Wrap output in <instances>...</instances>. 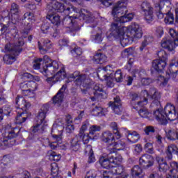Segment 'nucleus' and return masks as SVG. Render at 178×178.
<instances>
[{
  "instance_id": "nucleus-13",
  "label": "nucleus",
  "mask_w": 178,
  "mask_h": 178,
  "mask_svg": "<svg viewBox=\"0 0 178 178\" xmlns=\"http://www.w3.org/2000/svg\"><path fill=\"white\" fill-rule=\"evenodd\" d=\"M70 77H72V79H75L74 83L76 86H82V87L86 88L90 87V83H91V81L88 75L80 74V72H74L70 75Z\"/></svg>"
},
{
  "instance_id": "nucleus-20",
  "label": "nucleus",
  "mask_w": 178,
  "mask_h": 178,
  "mask_svg": "<svg viewBox=\"0 0 178 178\" xmlns=\"http://www.w3.org/2000/svg\"><path fill=\"white\" fill-rule=\"evenodd\" d=\"M122 130H124L127 132L125 134L127 140L129 141V143H131L132 144H136V143H137V141L140 140V134H138L137 131H129L127 128H122Z\"/></svg>"
},
{
  "instance_id": "nucleus-16",
  "label": "nucleus",
  "mask_w": 178,
  "mask_h": 178,
  "mask_svg": "<svg viewBox=\"0 0 178 178\" xmlns=\"http://www.w3.org/2000/svg\"><path fill=\"white\" fill-rule=\"evenodd\" d=\"M70 149L72 152H79L81 149V137L76 135L69 142Z\"/></svg>"
},
{
  "instance_id": "nucleus-25",
  "label": "nucleus",
  "mask_w": 178,
  "mask_h": 178,
  "mask_svg": "<svg viewBox=\"0 0 178 178\" xmlns=\"http://www.w3.org/2000/svg\"><path fill=\"white\" fill-rule=\"evenodd\" d=\"M108 158L110 159V162L113 165H120L123 161V157L120 154L115 152H108Z\"/></svg>"
},
{
  "instance_id": "nucleus-12",
  "label": "nucleus",
  "mask_w": 178,
  "mask_h": 178,
  "mask_svg": "<svg viewBox=\"0 0 178 178\" xmlns=\"http://www.w3.org/2000/svg\"><path fill=\"white\" fill-rule=\"evenodd\" d=\"M58 131V134H52L53 138L56 140V141L50 142L49 138L46 139V143H48L49 147L51 149H55L58 147V143H60V140H62V134L63 133V127L58 126L56 124H54L51 129V133H56ZM57 141V142H56Z\"/></svg>"
},
{
  "instance_id": "nucleus-4",
  "label": "nucleus",
  "mask_w": 178,
  "mask_h": 178,
  "mask_svg": "<svg viewBox=\"0 0 178 178\" xmlns=\"http://www.w3.org/2000/svg\"><path fill=\"white\" fill-rule=\"evenodd\" d=\"M47 15L46 18L51 21L54 26H59L60 24V17L56 14V12L60 13H65L67 15L70 13H79V8L73 6H70L67 8L65 7L63 3L55 0H50L47 5Z\"/></svg>"
},
{
  "instance_id": "nucleus-63",
  "label": "nucleus",
  "mask_w": 178,
  "mask_h": 178,
  "mask_svg": "<svg viewBox=\"0 0 178 178\" xmlns=\"http://www.w3.org/2000/svg\"><path fill=\"white\" fill-rule=\"evenodd\" d=\"M87 124H83L80 129L79 133L76 136H84V133L86 132V130H87Z\"/></svg>"
},
{
  "instance_id": "nucleus-26",
  "label": "nucleus",
  "mask_w": 178,
  "mask_h": 178,
  "mask_svg": "<svg viewBox=\"0 0 178 178\" xmlns=\"http://www.w3.org/2000/svg\"><path fill=\"white\" fill-rule=\"evenodd\" d=\"M156 161L159 164V170L161 173H166L169 170V165H168L166 160L163 157L156 156Z\"/></svg>"
},
{
  "instance_id": "nucleus-47",
  "label": "nucleus",
  "mask_w": 178,
  "mask_h": 178,
  "mask_svg": "<svg viewBox=\"0 0 178 178\" xmlns=\"http://www.w3.org/2000/svg\"><path fill=\"white\" fill-rule=\"evenodd\" d=\"M97 131H101V127L98 125H92L89 129V134L94 136Z\"/></svg>"
},
{
  "instance_id": "nucleus-31",
  "label": "nucleus",
  "mask_w": 178,
  "mask_h": 178,
  "mask_svg": "<svg viewBox=\"0 0 178 178\" xmlns=\"http://www.w3.org/2000/svg\"><path fill=\"white\" fill-rule=\"evenodd\" d=\"M168 159L170 160L173 158V154L178 155V148L176 145H170L165 152Z\"/></svg>"
},
{
  "instance_id": "nucleus-36",
  "label": "nucleus",
  "mask_w": 178,
  "mask_h": 178,
  "mask_svg": "<svg viewBox=\"0 0 178 178\" xmlns=\"http://www.w3.org/2000/svg\"><path fill=\"white\" fill-rule=\"evenodd\" d=\"M29 86H35V82L34 81H29V82H25L22 83L20 85V88L24 92V95L25 97H29Z\"/></svg>"
},
{
  "instance_id": "nucleus-56",
  "label": "nucleus",
  "mask_w": 178,
  "mask_h": 178,
  "mask_svg": "<svg viewBox=\"0 0 178 178\" xmlns=\"http://www.w3.org/2000/svg\"><path fill=\"white\" fill-rule=\"evenodd\" d=\"M88 163H94L97 159H95V154H94V152L90 153L88 154Z\"/></svg>"
},
{
  "instance_id": "nucleus-19",
  "label": "nucleus",
  "mask_w": 178,
  "mask_h": 178,
  "mask_svg": "<svg viewBox=\"0 0 178 178\" xmlns=\"http://www.w3.org/2000/svg\"><path fill=\"white\" fill-rule=\"evenodd\" d=\"M66 84L63 85L62 88L59 90L56 95H55L53 98V102L56 106H60V104L63 102V97L65 96L63 93L66 91L67 88Z\"/></svg>"
},
{
  "instance_id": "nucleus-57",
  "label": "nucleus",
  "mask_w": 178,
  "mask_h": 178,
  "mask_svg": "<svg viewBox=\"0 0 178 178\" xmlns=\"http://www.w3.org/2000/svg\"><path fill=\"white\" fill-rule=\"evenodd\" d=\"M172 0H152L153 3H159L161 6H165V3L170 2Z\"/></svg>"
},
{
  "instance_id": "nucleus-33",
  "label": "nucleus",
  "mask_w": 178,
  "mask_h": 178,
  "mask_svg": "<svg viewBox=\"0 0 178 178\" xmlns=\"http://www.w3.org/2000/svg\"><path fill=\"white\" fill-rule=\"evenodd\" d=\"M108 112V110L101 106H96L91 111L92 116H105V113Z\"/></svg>"
},
{
  "instance_id": "nucleus-61",
  "label": "nucleus",
  "mask_w": 178,
  "mask_h": 178,
  "mask_svg": "<svg viewBox=\"0 0 178 178\" xmlns=\"http://www.w3.org/2000/svg\"><path fill=\"white\" fill-rule=\"evenodd\" d=\"M93 89L95 90V92H102L104 90L102 84L97 83L95 85Z\"/></svg>"
},
{
  "instance_id": "nucleus-60",
  "label": "nucleus",
  "mask_w": 178,
  "mask_h": 178,
  "mask_svg": "<svg viewBox=\"0 0 178 178\" xmlns=\"http://www.w3.org/2000/svg\"><path fill=\"white\" fill-rule=\"evenodd\" d=\"M145 133L149 136V134H151V133H155V129H154V127H146L145 129Z\"/></svg>"
},
{
  "instance_id": "nucleus-3",
  "label": "nucleus",
  "mask_w": 178,
  "mask_h": 178,
  "mask_svg": "<svg viewBox=\"0 0 178 178\" xmlns=\"http://www.w3.org/2000/svg\"><path fill=\"white\" fill-rule=\"evenodd\" d=\"M43 60L44 65L40 69V72L47 77V83L55 84L57 81H60L66 79V72L65 67L62 66L60 70L55 74L56 70L59 69V63L56 60H51L48 56H44Z\"/></svg>"
},
{
  "instance_id": "nucleus-38",
  "label": "nucleus",
  "mask_w": 178,
  "mask_h": 178,
  "mask_svg": "<svg viewBox=\"0 0 178 178\" xmlns=\"http://www.w3.org/2000/svg\"><path fill=\"white\" fill-rule=\"evenodd\" d=\"M167 138L171 141H176V140H178V129L168 131Z\"/></svg>"
},
{
  "instance_id": "nucleus-30",
  "label": "nucleus",
  "mask_w": 178,
  "mask_h": 178,
  "mask_svg": "<svg viewBox=\"0 0 178 178\" xmlns=\"http://www.w3.org/2000/svg\"><path fill=\"white\" fill-rule=\"evenodd\" d=\"M38 49L42 54H47V51L51 48V40L49 39L43 40V46L41 45V42H38Z\"/></svg>"
},
{
  "instance_id": "nucleus-21",
  "label": "nucleus",
  "mask_w": 178,
  "mask_h": 178,
  "mask_svg": "<svg viewBox=\"0 0 178 178\" xmlns=\"http://www.w3.org/2000/svg\"><path fill=\"white\" fill-rule=\"evenodd\" d=\"M130 99L132 102H136L135 105H138V106H145L148 104V99L147 97H144L143 99L140 100V97L136 92H132L130 93Z\"/></svg>"
},
{
  "instance_id": "nucleus-10",
  "label": "nucleus",
  "mask_w": 178,
  "mask_h": 178,
  "mask_svg": "<svg viewBox=\"0 0 178 178\" xmlns=\"http://www.w3.org/2000/svg\"><path fill=\"white\" fill-rule=\"evenodd\" d=\"M140 8L147 23H152L154 22V8L151 6V3L144 1L140 5Z\"/></svg>"
},
{
  "instance_id": "nucleus-41",
  "label": "nucleus",
  "mask_w": 178,
  "mask_h": 178,
  "mask_svg": "<svg viewBox=\"0 0 178 178\" xmlns=\"http://www.w3.org/2000/svg\"><path fill=\"white\" fill-rule=\"evenodd\" d=\"M91 38L97 44L102 42V31L99 30L96 34L92 35Z\"/></svg>"
},
{
  "instance_id": "nucleus-11",
  "label": "nucleus",
  "mask_w": 178,
  "mask_h": 178,
  "mask_svg": "<svg viewBox=\"0 0 178 178\" xmlns=\"http://www.w3.org/2000/svg\"><path fill=\"white\" fill-rule=\"evenodd\" d=\"M6 133L7 136L1 139L0 148L1 145L9 147V140L17 137V134L20 133V129L17 127H12V126L8 124L6 128Z\"/></svg>"
},
{
  "instance_id": "nucleus-22",
  "label": "nucleus",
  "mask_w": 178,
  "mask_h": 178,
  "mask_svg": "<svg viewBox=\"0 0 178 178\" xmlns=\"http://www.w3.org/2000/svg\"><path fill=\"white\" fill-rule=\"evenodd\" d=\"M17 109H20L21 111H26L27 108H30V103H27L23 97L17 96L15 99Z\"/></svg>"
},
{
  "instance_id": "nucleus-64",
  "label": "nucleus",
  "mask_w": 178,
  "mask_h": 178,
  "mask_svg": "<svg viewBox=\"0 0 178 178\" xmlns=\"http://www.w3.org/2000/svg\"><path fill=\"white\" fill-rule=\"evenodd\" d=\"M20 178H31V175L29 171H24L22 172Z\"/></svg>"
},
{
  "instance_id": "nucleus-39",
  "label": "nucleus",
  "mask_w": 178,
  "mask_h": 178,
  "mask_svg": "<svg viewBox=\"0 0 178 178\" xmlns=\"http://www.w3.org/2000/svg\"><path fill=\"white\" fill-rule=\"evenodd\" d=\"M143 173V170L139 165H134L131 169V175L133 177H140V175Z\"/></svg>"
},
{
  "instance_id": "nucleus-6",
  "label": "nucleus",
  "mask_w": 178,
  "mask_h": 178,
  "mask_svg": "<svg viewBox=\"0 0 178 178\" xmlns=\"http://www.w3.org/2000/svg\"><path fill=\"white\" fill-rule=\"evenodd\" d=\"M127 3L126 0H120L117 2L116 6L113 8L112 15L114 20L120 26L122 23H127L133 20L134 15L133 13H127Z\"/></svg>"
},
{
  "instance_id": "nucleus-29",
  "label": "nucleus",
  "mask_w": 178,
  "mask_h": 178,
  "mask_svg": "<svg viewBox=\"0 0 178 178\" xmlns=\"http://www.w3.org/2000/svg\"><path fill=\"white\" fill-rule=\"evenodd\" d=\"M178 67L176 66L175 63H170V67L168 70L166 72V77H172V79H176L177 77Z\"/></svg>"
},
{
  "instance_id": "nucleus-62",
  "label": "nucleus",
  "mask_w": 178,
  "mask_h": 178,
  "mask_svg": "<svg viewBox=\"0 0 178 178\" xmlns=\"http://www.w3.org/2000/svg\"><path fill=\"white\" fill-rule=\"evenodd\" d=\"M141 83L143 86H149V83H152V80L149 78H142Z\"/></svg>"
},
{
  "instance_id": "nucleus-1",
  "label": "nucleus",
  "mask_w": 178,
  "mask_h": 178,
  "mask_svg": "<svg viewBox=\"0 0 178 178\" xmlns=\"http://www.w3.org/2000/svg\"><path fill=\"white\" fill-rule=\"evenodd\" d=\"M142 95L152 99L151 108L156 109L154 111V116L160 124L165 126L168 124V120H175L178 118V105L177 109L172 104H167L164 108V112L161 109V92L158 91L155 87L149 88V90H145L142 91Z\"/></svg>"
},
{
  "instance_id": "nucleus-23",
  "label": "nucleus",
  "mask_w": 178,
  "mask_h": 178,
  "mask_svg": "<svg viewBox=\"0 0 178 178\" xmlns=\"http://www.w3.org/2000/svg\"><path fill=\"white\" fill-rule=\"evenodd\" d=\"M126 148V143L124 142H117L111 143L107 147L108 152H116V151H122Z\"/></svg>"
},
{
  "instance_id": "nucleus-5",
  "label": "nucleus",
  "mask_w": 178,
  "mask_h": 178,
  "mask_svg": "<svg viewBox=\"0 0 178 178\" xmlns=\"http://www.w3.org/2000/svg\"><path fill=\"white\" fill-rule=\"evenodd\" d=\"M79 12L74 13L77 15L75 17L67 15L63 18V24L66 29H70V31H79L80 25L79 20H86L87 23H92L94 22V15L86 9L79 10Z\"/></svg>"
},
{
  "instance_id": "nucleus-17",
  "label": "nucleus",
  "mask_w": 178,
  "mask_h": 178,
  "mask_svg": "<svg viewBox=\"0 0 178 178\" xmlns=\"http://www.w3.org/2000/svg\"><path fill=\"white\" fill-rule=\"evenodd\" d=\"M161 46L163 49H166L167 51L172 52L176 46V44H175V39H171L170 37H165L162 39Z\"/></svg>"
},
{
  "instance_id": "nucleus-46",
  "label": "nucleus",
  "mask_w": 178,
  "mask_h": 178,
  "mask_svg": "<svg viewBox=\"0 0 178 178\" xmlns=\"http://www.w3.org/2000/svg\"><path fill=\"white\" fill-rule=\"evenodd\" d=\"M61 156L60 154H58L55 152H52L49 155L50 161H54L55 162H58L60 161Z\"/></svg>"
},
{
  "instance_id": "nucleus-59",
  "label": "nucleus",
  "mask_w": 178,
  "mask_h": 178,
  "mask_svg": "<svg viewBox=\"0 0 178 178\" xmlns=\"http://www.w3.org/2000/svg\"><path fill=\"white\" fill-rule=\"evenodd\" d=\"M65 131H66V133H68V134H72V133H73V131H74V125L68 124L65 127Z\"/></svg>"
},
{
  "instance_id": "nucleus-52",
  "label": "nucleus",
  "mask_w": 178,
  "mask_h": 178,
  "mask_svg": "<svg viewBox=\"0 0 178 178\" xmlns=\"http://www.w3.org/2000/svg\"><path fill=\"white\" fill-rule=\"evenodd\" d=\"M138 114L141 118H148V115H149V113L148 112V110L147 108H140L138 111Z\"/></svg>"
},
{
  "instance_id": "nucleus-40",
  "label": "nucleus",
  "mask_w": 178,
  "mask_h": 178,
  "mask_svg": "<svg viewBox=\"0 0 178 178\" xmlns=\"http://www.w3.org/2000/svg\"><path fill=\"white\" fill-rule=\"evenodd\" d=\"M113 76L116 83H122L123 81V73L121 70H118Z\"/></svg>"
},
{
  "instance_id": "nucleus-35",
  "label": "nucleus",
  "mask_w": 178,
  "mask_h": 178,
  "mask_svg": "<svg viewBox=\"0 0 178 178\" xmlns=\"http://www.w3.org/2000/svg\"><path fill=\"white\" fill-rule=\"evenodd\" d=\"M154 10L156 12V16L158 19H162L165 17V13H162V9H163L164 6H162L161 4L158 3H154Z\"/></svg>"
},
{
  "instance_id": "nucleus-27",
  "label": "nucleus",
  "mask_w": 178,
  "mask_h": 178,
  "mask_svg": "<svg viewBox=\"0 0 178 178\" xmlns=\"http://www.w3.org/2000/svg\"><path fill=\"white\" fill-rule=\"evenodd\" d=\"M11 20L13 23L19 22L20 16L19 15V6L16 3H13L10 8Z\"/></svg>"
},
{
  "instance_id": "nucleus-49",
  "label": "nucleus",
  "mask_w": 178,
  "mask_h": 178,
  "mask_svg": "<svg viewBox=\"0 0 178 178\" xmlns=\"http://www.w3.org/2000/svg\"><path fill=\"white\" fill-rule=\"evenodd\" d=\"M1 109H3V115H5L6 116H10V113L12 112V108H10V106H4Z\"/></svg>"
},
{
  "instance_id": "nucleus-2",
  "label": "nucleus",
  "mask_w": 178,
  "mask_h": 178,
  "mask_svg": "<svg viewBox=\"0 0 178 178\" xmlns=\"http://www.w3.org/2000/svg\"><path fill=\"white\" fill-rule=\"evenodd\" d=\"M111 36L114 38H120L122 47H126L133 44L136 38L143 37V29L137 23H133L128 28L122 26L118 23L111 24Z\"/></svg>"
},
{
  "instance_id": "nucleus-18",
  "label": "nucleus",
  "mask_w": 178,
  "mask_h": 178,
  "mask_svg": "<svg viewBox=\"0 0 178 178\" xmlns=\"http://www.w3.org/2000/svg\"><path fill=\"white\" fill-rule=\"evenodd\" d=\"M30 116H31V114H29L27 111H24L23 110L22 111L20 109H17L15 123L17 124H22V123H24Z\"/></svg>"
},
{
  "instance_id": "nucleus-37",
  "label": "nucleus",
  "mask_w": 178,
  "mask_h": 178,
  "mask_svg": "<svg viewBox=\"0 0 178 178\" xmlns=\"http://www.w3.org/2000/svg\"><path fill=\"white\" fill-rule=\"evenodd\" d=\"M164 22L165 24H173L175 23V15L172 12L168 11L165 13V17L164 18Z\"/></svg>"
},
{
  "instance_id": "nucleus-15",
  "label": "nucleus",
  "mask_w": 178,
  "mask_h": 178,
  "mask_svg": "<svg viewBox=\"0 0 178 178\" xmlns=\"http://www.w3.org/2000/svg\"><path fill=\"white\" fill-rule=\"evenodd\" d=\"M108 106L111 108L115 115H122L123 108L122 107V100L119 96L114 98V102H108Z\"/></svg>"
},
{
  "instance_id": "nucleus-48",
  "label": "nucleus",
  "mask_w": 178,
  "mask_h": 178,
  "mask_svg": "<svg viewBox=\"0 0 178 178\" xmlns=\"http://www.w3.org/2000/svg\"><path fill=\"white\" fill-rule=\"evenodd\" d=\"M171 170L170 173H175L177 175L178 173V163L176 161H172L170 163Z\"/></svg>"
},
{
  "instance_id": "nucleus-8",
  "label": "nucleus",
  "mask_w": 178,
  "mask_h": 178,
  "mask_svg": "<svg viewBox=\"0 0 178 178\" xmlns=\"http://www.w3.org/2000/svg\"><path fill=\"white\" fill-rule=\"evenodd\" d=\"M49 111V106L48 104L43 105L39 111L36 117V124L32 128V133H38L42 134L48 127L47 122V114Z\"/></svg>"
},
{
  "instance_id": "nucleus-14",
  "label": "nucleus",
  "mask_w": 178,
  "mask_h": 178,
  "mask_svg": "<svg viewBox=\"0 0 178 178\" xmlns=\"http://www.w3.org/2000/svg\"><path fill=\"white\" fill-rule=\"evenodd\" d=\"M139 165L143 169H149L154 166V157L149 154H143L139 159Z\"/></svg>"
},
{
  "instance_id": "nucleus-42",
  "label": "nucleus",
  "mask_w": 178,
  "mask_h": 178,
  "mask_svg": "<svg viewBox=\"0 0 178 178\" xmlns=\"http://www.w3.org/2000/svg\"><path fill=\"white\" fill-rule=\"evenodd\" d=\"M149 42H152V37L149 35L145 36L144 40L142 42L141 46L140 47V51H144V48H145Z\"/></svg>"
},
{
  "instance_id": "nucleus-24",
  "label": "nucleus",
  "mask_w": 178,
  "mask_h": 178,
  "mask_svg": "<svg viewBox=\"0 0 178 178\" xmlns=\"http://www.w3.org/2000/svg\"><path fill=\"white\" fill-rule=\"evenodd\" d=\"M111 173L113 175H118V176L117 178H120V177H124L125 176H129L126 172H124V168L123 167L122 165H113L111 167Z\"/></svg>"
},
{
  "instance_id": "nucleus-58",
  "label": "nucleus",
  "mask_w": 178,
  "mask_h": 178,
  "mask_svg": "<svg viewBox=\"0 0 178 178\" xmlns=\"http://www.w3.org/2000/svg\"><path fill=\"white\" fill-rule=\"evenodd\" d=\"M78 137H81V143L83 141V144H87L88 143H90V136H86V134H83L82 136L78 135Z\"/></svg>"
},
{
  "instance_id": "nucleus-55",
  "label": "nucleus",
  "mask_w": 178,
  "mask_h": 178,
  "mask_svg": "<svg viewBox=\"0 0 178 178\" xmlns=\"http://www.w3.org/2000/svg\"><path fill=\"white\" fill-rule=\"evenodd\" d=\"M156 34L159 38H161L163 35V27L158 26L156 29Z\"/></svg>"
},
{
  "instance_id": "nucleus-34",
  "label": "nucleus",
  "mask_w": 178,
  "mask_h": 178,
  "mask_svg": "<svg viewBox=\"0 0 178 178\" xmlns=\"http://www.w3.org/2000/svg\"><path fill=\"white\" fill-rule=\"evenodd\" d=\"M93 62L97 64L102 65L106 62V56L102 53H97L93 57Z\"/></svg>"
},
{
  "instance_id": "nucleus-44",
  "label": "nucleus",
  "mask_w": 178,
  "mask_h": 178,
  "mask_svg": "<svg viewBox=\"0 0 178 178\" xmlns=\"http://www.w3.org/2000/svg\"><path fill=\"white\" fill-rule=\"evenodd\" d=\"M51 27V24L47 21H44L41 26L42 32L44 34H48V31Z\"/></svg>"
},
{
  "instance_id": "nucleus-54",
  "label": "nucleus",
  "mask_w": 178,
  "mask_h": 178,
  "mask_svg": "<svg viewBox=\"0 0 178 178\" xmlns=\"http://www.w3.org/2000/svg\"><path fill=\"white\" fill-rule=\"evenodd\" d=\"M71 53L74 56L77 55L78 56H80V55H81V54H83V51L81 50V48H80V47H75L74 49L71 50Z\"/></svg>"
},
{
  "instance_id": "nucleus-51",
  "label": "nucleus",
  "mask_w": 178,
  "mask_h": 178,
  "mask_svg": "<svg viewBox=\"0 0 178 178\" xmlns=\"http://www.w3.org/2000/svg\"><path fill=\"white\" fill-rule=\"evenodd\" d=\"M51 174L55 175L56 176V175H58V172L59 171V168H58V164H56V163H51Z\"/></svg>"
},
{
  "instance_id": "nucleus-28",
  "label": "nucleus",
  "mask_w": 178,
  "mask_h": 178,
  "mask_svg": "<svg viewBox=\"0 0 178 178\" xmlns=\"http://www.w3.org/2000/svg\"><path fill=\"white\" fill-rule=\"evenodd\" d=\"M99 163L102 168L104 169H112V162H111V159L108 157L107 154H104L102 156L99 158Z\"/></svg>"
},
{
  "instance_id": "nucleus-32",
  "label": "nucleus",
  "mask_w": 178,
  "mask_h": 178,
  "mask_svg": "<svg viewBox=\"0 0 178 178\" xmlns=\"http://www.w3.org/2000/svg\"><path fill=\"white\" fill-rule=\"evenodd\" d=\"M115 140V136H113V134H111V131H106L102 133V141L104 143H111L112 141Z\"/></svg>"
},
{
  "instance_id": "nucleus-53",
  "label": "nucleus",
  "mask_w": 178,
  "mask_h": 178,
  "mask_svg": "<svg viewBox=\"0 0 178 178\" xmlns=\"http://www.w3.org/2000/svg\"><path fill=\"white\" fill-rule=\"evenodd\" d=\"M29 96L32 95V97H34V91L37 90V83L35 82V86H29ZM31 97H29L30 98Z\"/></svg>"
},
{
  "instance_id": "nucleus-45",
  "label": "nucleus",
  "mask_w": 178,
  "mask_h": 178,
  "mask_svg": "<svg viewBox=\"0 0 178 178\" xmlns=\"http://www.w3.org/2000/svg\"><path fill=\"white\" fill-rule=\"evenodd\" d=\"M42 60H44V58H35L33 61V69H35V70H38V69H41V62H42Z\"/></svg>"
},
{
  "instance_id": "nucleus-50",
  "label": "nucleus",
  "mask_w": 178,
  "mask_h": 178,
  "mask_svg": "<svg viewBox=\"0 0 178 178\" xmlns=\"http://www.w3.org/2000/svg\"><path fill=\"white\" fill-rule=\"evenodd\" d=\"M95 97H97V99H106L108 98V94H106L104 90H102V93L94 92Z\"/></svg>"
},
{
  "instance_id": "nucleus-7",
  "label": "nucleus",
  "mask_w": 178,
  "mask_h": 178,
  "mask_svg": "<svg viewBox=\"0 0 178 178\" xmlns=\"http://www.w3.org/2000/svg\"><path fill=\"white\" fill-rule=\"evenodd\" d=\"M24 42L19 40L18 42L12 44L9 43L6 44L5 49L8 54H6L3 56L4 63L6 65H12L14 62H16V57L19 56V54L23 51V47Z\"/></svg>"
},
{
  "instance_id": "nucleus-43",
  "label": "nucleus",
  "mask_w": 178,
  "mask_h": 178,
  "mask_svg": "<svg viewBox=\"0 0 178 178\" xmlns=\"http://www.w3.org/2000/svg\"><path fill=\"white\" fill-rule=\"evenodd\" d=\"M105 80L106 81V84L108 87H114L115 86V79L113 78V74H111L108 76H106V75H104Z\"/></svg>"
},
{
  "instance_id": "nucleus-9",
  "label": "nucleus",
  "mask_w": 178,
  "mask_h": 178,
  "mask_svg": "<svg viewBox=\"0 0 178 178\" xmlns=\"http://www.w3.org/2000/svg\"><path fill=\"white\" fill-rule=\"evenodd\" d=\"M157 55L159 59L154 60L152 62V67L156 72H162L166 67V62L168 60V54L165 50H160Z\"/></svg>"
}]
</instances>
